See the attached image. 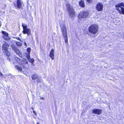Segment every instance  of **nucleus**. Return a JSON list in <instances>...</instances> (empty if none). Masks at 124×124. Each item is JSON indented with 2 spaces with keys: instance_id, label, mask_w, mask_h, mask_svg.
I'll return each instance as SVG.
<instances>
[{
  "instance_id": "1",
  "label": "nucleus",
  "mask_w": 124,
  "mask_h": 124,
  "mask_svg": "<svg viewBox=\"0 0 124 124\" xmlns=\"http://www.w3.org/2000/svg\"><path fill=\"white\" fill-rule=\"evenodd\" d=\"M66 6L67 10L69 13L70 17L71 18H74L75 16V13L72 7L68 3L66 4Z\"/></svg>"
},
{
  "instance_id": "2",
  "label": "nucleus",
  "mask_w": 124,
  "mask_h": 124,
  "mask_svg": "<svg viewBox=\"0 0 124 124\" xmlns=\"http://www.w3.org/2000/svg\"><path fill=\"white\" fill-rule=\"evenodd\" d=\"M88 30L91 33L95 34L98 31V26L96 24L92 25L89 27Z\"/></svg>"
},
{
  "instance_id": "3",
  "label": "nucleus",
  "mask_w": 124,
  "mask_h": 124,
  "mask_svg": "<svg viewBox=\"0 0 124 124\" xmlns=\"http://www.w3.org/2000/svg\"><path fill=\"white\" fill-rule=\"evenodd\" d=\"M22 26L23 29V33L24 34H27L28 36L30 35L31 33V31L30 29L27 28V25L25 24L22 23Z\"/></svg>"
},
{
  "instance_id": "4",
  "label": "nucleus",
  "mask_w": 124,
  "mask_h": 124,
  "mask_svg": "<svg viewBox=\"0 0 124 124\" xmlns=\"http://www.w3.org/2000/svg\"><path fill=\"white\" fill-rule=\"evenodd\" d=\"M9 46V44L5 41L4 42L2 46L3 52L4 53H5L8 56L10 55L8 51V47Z\"/></svg>"
},
{
  "instance_id": "5",
  "label": "nucleus",
  "mask_w": 124,
  "mask_h": 124,
  "mask_svg": "<svg viewBox=\"0 0 124 124\" xmlns=\"http://www.w3.org/2000/svg\"><path fill=\"white\" fill-rule=\"evenodd\" d=\"M121 6L124 7V3L122 2L118 4L115 6L116 8H117L116 9L120 13H121L124 14V8L122 7H121Z\"/></svg>"
},
{
  "instance_id": "6",
  "label": "nucleus",
  "mask_w": 124,
  "mask_h": 124,
  "mask_svg": "<svg viewBox=\"0 0 124 124\" xmlns=\"http://www.w3.org/2000/svg\"><path fill=\"white\" fill-rule=\"evenodd\" d=\"M60 28L62 33V36H65L67 35L66 28L64 24L62 23L60 24Z\"/></svg>"
},
{
  "instance_id": "7",
  "label": "nucleus",
  "mask_w": 124,
  "mask_h": 124,
  "mask_svg": "<svg viewBox=\"0 0 124 124\" xmlns=\"http://www.w3.org/2000/svg\"><path fill=\"white\" fill-rule=\"evenodd\" d=\"M14 6L16 8L22 9L23 7V4L20 0H17L16 4V3L14 4Z\"/></svg>"
},
{
  "instance_id": "8",
  "label": "nucleus",
  "mask_w": 124,
  "mask_h": 124,
  "mask_svg": "<svg viewBox=\"0 0 124 124\" xmlns=\"http://www.w3.org/2000/svg\"><path fill=\"white\" fill-rule=\"evenodd\" d=\"M103 5L100 3H99L97 5L96 8L97 11H100L103 10Z\"/></svg>"
},
{
  "instance_id": "9",
  "label": "nucleus",
  "mask_w": 124,
  "mask_h": 124,
  "mask_svg": "<svg viewBox=\"0 0 124 124\" xmlns=\"http://www.w3.org/2000/svg\"><path fill=\"white\" fill-rule=\"evenodd\" d=\"M2 33L3 34V37L4 39L6 40H8L10 39V38L8 36V34L6 32L4 31H2Z\"/></svg>"
},
{
  "instance_id": "10",
  "label": "nucleus",
  "mask_w": 124,
  "mask_h": 124,
  "mask_svg": "<svg viewBox=\"0 0 124 124\" xmlns=\"http://www.w3.org/2000/svg\"><path fill=\"white\" fill-rule=\"evenodd\" d=\"M88 15L87 12H83L80 13V15L82 18H85L87 17Z\"/></svg>"
},
{
  "instance_id": "11",
  "label": "nucleus",
  "mask_w": 124,
  "mask_h": 124,
  "mask_svg": "<svg viewBox=\"0 0 124 124\" xmlns=\"http://www.w3.org/2000/svg\"><path fill=\"white\" fill-rule=\"evenodd\" d=\"M11 47L13 50L14 51L16 54L19 53V50L17 48L16 46L14 45H11Z\"/></svg>"
},
{
  "instance_id": "12",
  "label": "nucleus",
  "mask_w": 124,
  "mask_h": 124,
  "mask_svg": "<svg viewBox=\"0 0 124 124\" xmlns=\"http://www.w3.org/2000/svg\"><path fill=\"white\" fill-rule=\"evenodd\" d=\"M101 111L102 110L101 109H95L93 110L92 112L93 113L99 115L101 113Z\"/></svg>"
},
{
  "instance_id": "13",
  "label": "nucleus",
  "mask_w": 124,
  "mask_h": 124,
  "mask_svg": "<svg viewBox=\"0 0 124 124\" xmlns=\"http://www.w3.org/2000/svg\"><path fill=\"white\" fill-rule=\"evenodd\" d=\"M54 51L53 49H52L50 51V54H49V56L51 58L52 60H53L54 59Z\"/></svg>"
},
{
  "instance_id": "14",
  "label": "nucleus",
  "mask_w": 124,
  "mask_h": 124,
  "mask_svg": "<svg viewBox=\"0 0 124 124\" xmlns=\"http://www.w3.org/2000/svg\"><path fill=\"white\" fill-rule=\"evenodd\" d=\"M79 4L80 6L82 7H85V4L84 1L83 0H81L79 2Z\"/></svg>"
},
{
  "instance_id": "15",
  "label": "nucleus",
  "mask_w": 124,
  "mask_h": 124,
  "mask_svg": "<svg viewBox=\"0 0 124 124\" xmlns=\"http://www.w3.org/2000/svg\"><path fill=\"white\" fill-rule=\"evenodd\" d=\"M38 75L36 74H35L32 75V80H35L36 79H37L38 78Z\"/></svg>"
},
{
  "instance_id": "16",
  "label": "nucleus",
  "mask_w": 124,
  "mask_h": 124,
  "mask_svg": "<svg viewBox=\"0 0 124 124\" xmlns=\"http://www.w3.org/2000/svg\"><path fill=\"white\" fill-rule=\"evenodd\" d=\"M63 36V37L65 39V43H68L67 35L65 36Z\"/></svg>"
},
{
  "instance_id": "17",
  "label": "nucleus",
  "mask_w": 124,
  "mask_h": 124,
  "mask_svg": "<svg viewBox=\"0 0 124 124\" xmlns=\"http://www.w3.org/2000/svg\"><path fill=\"white\" fill-rule=\"evenodd\" d=\"M15 59L18 63H19L21 61L20 58L17 57H15Z\"/></svg>"
},
{
  "instance_id": "18",
  "label": "nucleus",
  "mask_w": 124,
  "mask_h": 124,
  "mask_svg": "<svg viewBox=\"0 0 124 124\" xmlns=\"http://www.w3.org/2000/svg\"><path fill=\"white\" fill-rule=\"evenodd\" d=\"M16 44L17 46H21L22 45L21 43L19 42H16Z\"/></svg>"
},
{
  "instance_id": "19",
  "label": "nucleus",
  "mask_w": 124,
  "mask_h": 124,
  "mask_svg": "<svg viewBox=\"0 0 124 124\" xmlns=\"http://www.w3.org/2000/svg\"><path fill=\"white\" fill-rule=\"evenodd\" d=\"M23 61L24 63L25 64H27L28 61H27L25 58H23Z\"/></svg>"
},
{
  "instance_id": "20",
  "label": "nucleus",
  "mask_w": 124,
  "mask_h": 124,
  "mask_svg": "<svg viewBox=\"0 0 124 124\" xmlns=\"http://www.w3.org/2000/svg\"><path fill=\"white\" fill-rule=\"evenodd\" d=\"M29 54H28L27 53H25V55H26L27 56V59L29 60L30 59V57L29 55Z\"/></svg>"
},
{
  "instance_id": "21",
  "label": "nucleus",
  "mask_w": 124,
  "mask_h": 124,
  "mask_svg": "<svg viewBox=\"0 0 124 124\" xmlns=\"http://www.w3.org/2000/svg\"><path fill=\"white\" fill-rule=\"evenodd\" d=\"M16 68L18 70L20 71H21L22 70L21 68L20 67L16 66Z\"/></svg>"
},
{
  "instance_id": "22",
  "label": "nucleus",
  "mask_w": 124,
  "mask_h": 124,
  "mask_svg": "<svg viewBox=\"0 0 124 124\" xmlns=\"http://www.w3.org/2000/svg\"><path fill=\"white\" fill-rule=\"evenodd\" d=\"M36 81L38 82H40L41 81V79L40 78H38Z\"/></svg>"
},
{
  "instance_id": "23",
  "label": "nucleus",
  "mask_w": 124,
  "mask_h": 124,
  "mask_svg": "<svg viewBox=\"0 0 124 124\" xmlns=\"http://www.w3.org/2000/svg\"><path fill=\"white\" fill-rule=\"evenodd\" d=\"M31 50V48H28L27 49V51L28 52V54H30Z\"/></svg>"
},
{
  "instance_id": "24",
  "label": "nucleus",
  "mask_w": 124,
  "mask_h": 124,
  "mask_svg": "<svg viewBox=\"0 0 124 124\" xmlns=\"http://www.w3.org/2000/svg\"><path fill=\"white\" fill-rule=\"evenodd\" d=\"M29 62H31L32 63H33L34 61V60L33 58H32L31 59H30L28 60Z\"/></svg>"
},
{
  "instance_id": "25",
  "label": "nucleus",
  "mask_w": 124,
  "mask_h": 124,
  "mask_svg": "<svg viewBox=\"0 0 124 124\" xmlns=\"http://www.w3.org/2000/svg\"><path fill=\"white\" fill-rule=\"evenodd\" d=\"M13 38H15L16 39H17L18 40H19L21 41H22V40H21V39H20V38L18 37H14Z\"/></svg>"
},
{
  "instance_id": "26",
  "label": "nucleus",
  "mask_w": 124,
  "mask_h": 124,
  "mask_svg": "<svg viewBox=\"0 0 124 124\" xmlns=\"http://www.w3.org/2000/svg\"><path fill=\"white\" fill-rule=\"evenodd\" d=\"M17 54L20 57H22V55L21 54V53H20V51H19V53H18V54Z\"/></svg>"
},
{
  "instance_id": "27",
  "label": "nucleus",
  "mask_w": 124,
  "mask_h": 124,
  "mask_svg": "<svg viewBox=\"0 0 124 124\" xmlns=\"http://www.w3.org/2000/svg\"><path fill=\"white\" fill-rule=\"evenodd\" d=\"M33 113L35 115H37V113H36V112H35V111L33 110Z\"/></svg>"
},
{
  "instance_id": "28",
  "label": "nucleus",
  "mask_w": 124,
  "mask_h": 124,
  "mask_svg": "<svg viewBox=\"0 0 124 124\" xmlns=\"http://www.w3.org/2000/svg\"><path fill=\"white\" fill-rule=\"evenodd\" d=\"M91 0H86L87 2L89 3L90 2Z\"/></svg>"
},
{
  "instance_id": "29",
  "label": "nucleus",
  "mask_w": 124,
  "mask_h": 124,
  "mask_svg": "<svg viewBox=\"0 0 124 124\" xmlns=\"http://www.w3.org/2000/svg\"><path fill=\"white\" fill-rule=\"evenodd\" d=\"M7 60L8 61H10V59L9 58H8L7 59Z\"/></svg>"
},
{
  "instance_id": "30",
  "label": "nucleus",
  "mask_w": 124,
  "mask_h": 124,
  "mask_svg": "<svg viewBox=\"0 0 124 124\" xmlns=\"http://www.w3.org/2000/svg\"><path fill=\"white\" fill-rule=\"evenodd\" d=\"M0 76H3L2 74L0 72Z\"/></svg>"
},
{
  "instance_id": "31",
  "label": "nucleus",
  "mask_w": 124,
  "mask_h": 124,
  "mask_svg": "<svg viewBox=\"0 0 124 124\" xmlns=\"http://www.w3.org/2000/svg\"><path fill=\"white\" fill-rule=\"evenodd\" d=\"M24 44L25 45V46H26L27 45V44H26V43L25 42L24 43Z\"/></svg>"
},
{
  "instance_id": "32",
  "label": "nucleus",
  "mask_w": 124,
  "mask_h": 124,
  "mask_svg": "<svg viewBox=\"0 0 124 124\" xmlns=\"http://www.w3.org/2000/svg\"><path fill=\"white\" fill-rule=\"evenodd\" d=\"M40 99H42V100H44V97H42V98H40Z\"/></svg>"
},
{
  "instance_id": "33",
  "label": "nucleus",
  "mask_w": 124,
  "mask_h": 124,
  "mask_svg": "<svg viewBox=\"0 0 124 124\" xmlns=\"http://www.w3.org/2000/svg\"><path fill=\"white\" fill-rule=\"evenodd\" d=\"M37 124H39L38 123H37Z\"/></svg>"
},
{
  "instance_id": "34",
  "label": "nucleus",
  "mask_w": 124,
  "mask_h": 124,
  "mask_svg": "<svg viewBox=\"0 0 124 124\" xmlns=\"http://www.w3.org/2000/svg\"><path fill=\"white\" fill-rule=\"evenodd\" d=\"M1 26V25L0 24V27Z\"/></svg>"
}]
</instances>
